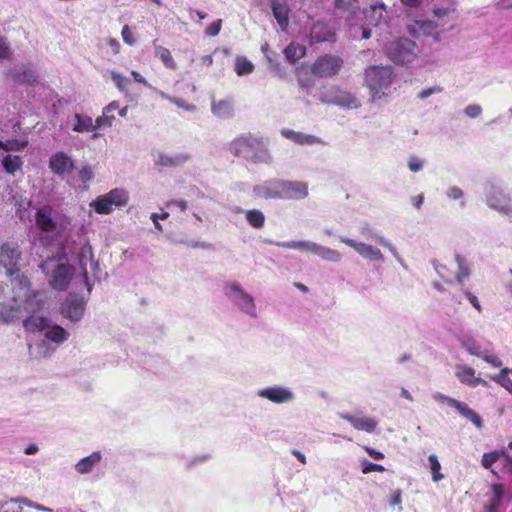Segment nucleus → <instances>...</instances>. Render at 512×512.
Instances as JSON below:
<instances>
[{"label": "nucleus", "mask_w": 512, "mask_h": 512, "mask_svg": "<svg viewBox=\"0 0 512 512\" xmlns=\"http://www.w3.org/2000/svg\"><path fill=\"white\" fill-rule=\"evenodd\" d=\"M389 502L392 506L400 505L402 502V491L400 489L392 491Z\"/></svg>", "instance_id": "338daca9"}, {"label": "nucleus", "mask_w": 512, "mask_h": 512, "mask_svg": "<svg viewBox=\"0 0 512 512\" xmlns=\"http://www.w3.org/2000/svg\"><path fill=\"white\" fill-rule=\"evenodd\" d=\"M284 55L290 63L294 64L306 55V47L292 42L284 49Z\"/></svg>", "instance_id": "473e14b6"}, {"label": "nucleus", "mask_w": 512, "mask_h": 512, "mask_svg": "<svg viewBox=\"0 0 512 512\" xmlns=\"http://www.w3.org/2000/svg\"><path fill=\"white\" fill-rule=\"evenodd\" d=\"M222 27V20L218 19L216 21H213L207 28H206V34L208 36H216L219 34Z\"/></svg>", "instance_id": "5fc2aeb1"}, {"label": "nucleus", "mask_w": 512, "mask_h": 512, "mask_svg": "<svg viewBox=\"0 0 512 512\" xmlns=\"http://www.w3.org/2000/svg\"><path fill=\"white\" fill-rule=\"evenodd\" d=\"M314 254L330 262H339L342 258L341 253L338 252L337 250L321 246L317 243Z\"/></svg>", "instance_id": "f704fd0d"}, {"label": "nucleus", "mask_w": 512, "mask_h": 512, "mask_svg": "<svg viewBox=\"0 0 512 512\" xmlns=\"http://www.w3.org/2000/svg\"><path fill=\"white\" fill-rule=\"evenodd\" d=\"M21 260V251L15 242L0 243V267L5 268L10 281L25 291L24 311L28 315L23 320V326L28 332L45 331L50 324L49 318L43 315L45 301L41 293L30 290L28 278L20 272L18 267Z\"/></svg>", "instance_id": "f257e3e1"}, {"label": "nucleus", "mask_w": 512, "mask_h": 512, "mask_svg": "<svg viewBox=\"0 0 512 512\" xmlns=\"http://www.w3.org/2000/svg\"><path fill=\"white\" fill-rule=\"evenodd\" d=\"M231 151L234 156L242 157L252 163L271 162V155L262 138L252 136L236 138L231 143Z\"/></svg>", "instance_id": "f03ea898"}, {"label": "nucleus", "mask_w": 512, "mask_h": 512, "mask_svg": "<svg viewBox=\"0 0 512 512\" xmlns=\"http://www.w3.org/2000/svg\"><path fill=\"white\" fill-rule=\"evenodd\" d=\"M264 397L274 403H284L292 400L293 394L288 389L282 387H270L259 392Z\"/></svg>", "instance_id": "b1692460"}, {"label": "nucleus", "mask_w": 512, "mask_h": 512, "mask_svg": "<svg viewBox=\"0 0 512 512\" xmlns=\"http://www.w3.org/2000/svg\"><path fill=\"white\" fill-rule=\"evenodd\" d=\"M93 177H94V173L90 166H84L79 171V178L82 182H88V181L92 180Z\"/></svg>", "instance_id": "4d7b16f0"}, {"label": "nucleus", "mask_w": 512, "mask_h": 512, "mask_svg": "<svg viewBox=\"0 0 512 512\" xmlns=\"http://www.w3.org/2000/svg\"><path fill=\"white\" fill-rule=\"evenodd\" d=\"M310 39L313 43L334 42L335 32L327 23L317 21L311 27Z\"/></svg>", "instance_id": "f3484780"}, {"label": "nucleus", "mask_w": 512, "mask_h": 512, "mask_svg": "<svg viewBox=\"0 0 512 512\" xmlns=\"http://www.w3.org/2000/svg\"><path fill=\"white\" fill-rule=\"evenodd\" d=\"M456 376L459 381L471 387H476L478 384H486L485 380L475 376V370L469 366H457Z\"/></svg>", "instance_id": "bb28decb"}, {"label": "nucleus", "mask_w": 512, "mask_h": 512, "mask_svg": "<svg viewBox=\"0 0 512 512\" xmlns=\"http://www.w3.org/2000/svg\"><path fill=\"white\" fill-rule=\"evenodd\" d=\"M417 54L416 44L408 38H399L387 46L389 59L396 64H406L414 60Z\"/></svg>", "instance_id": "423d86ee"}, {"label": "nucleus", "mask_w": 512, "mask_h": 512, "mask_svg": "<svg viewBox=\"0 0 512 512\" xmlns=\"http://www.w3.org/2000/svg\"><path fill=\"white\" fill-rule=\"evenodd\" d=\"M384 471H385L384 466H382L380 464L372 463V462H366L362 467V473H364V474H368L371 472H384Z\"/></svg>", "instance_id": "864d4df0"}, {"label": "nucleus", "mask_w": 512, "mask_h": 512, "mask_svg": "<svg viewBox=\"0 0 512 512\" xmlns=\"http://www.w3.org/2000/svg\"><path fill=\"white\" fill-rule=\"evenodd\" d=\"M7 76L19 84H33L37 79L35 73L26 65L14 67L7 73Z\"/></svg>", "instance_id": "5701e85b"}, {"label": "nucleus", "mask_w": 512, "mask_h": 512, "mask_svg": "<svg viewBox=\"0 0 512 512\" xmlns=\"http://www.w3.org/2000/svg\"><path fill=\"white\" fill-rule=\"evenodd\" d=\"M37 228L45 233L60 235L71 226V219L51 205H43L35 213Z\"/></svg>", "instance_id": "7ed1b4c3"}, {"label": "nucleus", "mask_w": 512, "mask_h": 512, "mask_svg": "<svg viewBox=\"0 0 512 512\" xmlns=\"http://www.w3.org/2000/svg\"><path fill=\"white\" fill-rule=\"evenodd\" d=\"M190 155L187 153H176L173 155H162V166L177 167L185 164Z\"/></svg>", "instance_id": "c9c22d12"}, {"label": "nucleus", "mask_w": 512, "mask_h": 512, "mask_svg": "<svg viewBox=\"0 0 512 512\" xmlns=\"http://www.w3.org/2000/svg\"><path fill=\"white\" fill-rule=\"evenodd\" d=\"M393 71L390 66H370L365 71V81L372 93V100L381 99L392 83Z\"/></svg>", "instance_id": "39448f33"}, {"label": "nucleus", "mask_w": 512, "mask_h": 512, "mask_svg": "<svg viewBox=\"0 0 512 512\" xmlns=\"http://www.w3.org/2000/svg\"><path fill=\"white\" fill-rule=\"evenodd\" d=\"M69 337V333L59 325H51L45 330V338L55 344L65 342Z\"/></svg>", "instance_id": "7c9ffc66"}, {"label": "nucleus", "mask_w": 512, "mask_h": 512, "mask_svg": "<svg viewBox=\"0 0 512 512\" xmlns=\"http://www.w3.org/2000/svg\"><path fill=\"white\" fill-rule=\"evenodd\" d=\"M113 120H114V116L110 115V113H108L107 111L104 110L102 116L98 117L95 120L94 127H95V129L100 128L102 126L110 127L113 123Z\"/></svg>", "instance_id": "8fccbe9b"}, {"label": "nucleus", "mask_w": 512, "mask_h": 512, "mask_svg": "<svg viewBox=\"0 0 512 512\" xmlns=\"http://www.w3.org/2000/svg\"><path fill=\"white\" fill-rule=\"evenodd\" d=\"M78 260H79V265H80V268L82 270V273H83V276L85 279V283L87 285V289L90 292L92 289V286L88 282V278H87V264L90 263L91 268H96L98 264H97V262L94 261L92 247L88 242L84 243L80 247V250L78 253Z\"/></svg>", "instance_id": "6ab92c4d"}, {"label": "nucleus", "mask_w": 512, "mask_h": 512, "mask_svg": "<svg viewBox=\"0 0 512 512\" xmlns=\"http://www.w3.org/2000/svg\"><path fill=\"white\" fill-rule=\"evenodd\" d=\"M29 350L35 357H47L54 352L55 348L50 347L46 340H41L30 345Z\"/></svg>", "instance_id": "e433bc0d"}, {"label": "nucleus", "mask_w": 512, "mask_h": 512, "mask_svg": "<svg viewBox=\"0 0 512 512\" xmlns=\"http://www.w3.org/2000/svg\"><path fill=\"white\" fill-rule=\"evenodd\" d=\"M277 246L285 249H295L302 252L314 254L316 243L310 241H285L276 243Z\"/></svg>", "instance_id": "72a5a7b5"}, {"label": "nucleus", "mask_w": 512, "mask_h": 512, "mask_svg": "<svg viewBox=\"0 0 512 512\" xmlns=\"http://www.w3.org/2000/svg\"><path fill=\"white\" fill-rule=\"evenodd\" d=\"M482 112V109L479 105H469L465 108V113L467 116L471 117V118H476L478 117Z\"/></svg>", "instance_id": "0e129e2a"}, {"label": "nucleus", "mask_w": 512, "mask_h": 512, "mask_svg": "<svg viewBox=\"0 0 512 512\" xmlns=\"http://www.w3.org/2000/svg\"><path fill=\"white\" fill-rule=\"evenodd\" d=\"M11 56V50L5 38L0 37V59H8Z\"/></svg>", "instance_id": "13d9d810"}, {"label": "nucleus", "mask_w": 512, "mask_h": 512, "mask_svg": "<svg viewBox=\"0 0 512 512\" xmlns=\"http://www.w3.org/2000/svg\"><path fill=\"white\" fill-rule=\"evenodd\" d=\"M464 294L467 297V299L469 300V302L472 304V306L479 313L482 312V307L480 305V302H479L478 298L474 294H472L470 291H465Z\"/></svg>", "instance_id": "69168bd1"}, {"label": "nucleus", "mask_w": 512, "mask_h": 512, "mask_svg": "<svg viewBox=\"0 0 512 512\" xmlns=\"http://www.w3.org/2000/svg\"><path fill=\"white\" fill-rule=\"evenodd\" d=\"M75 165L71 157L65 152H57L49 159V168L57 176L70 174Z\"/></svg>", "instance_id": "f8f14e48"}, {"label": "nucleus", "mask_w": 512, "mask_h": 512, "mask_svg": "<svg viewBox=\"0 0 512 512\" xmlns=\"http://www.w3.org/2000/svg\"><path fill=\"white\" fill-rule=\"evenodd\" d=\"M73 131L78 133L90 132L95 130L93 120L88 115L76 113L73 116Z\"/></svg>", "instance_id": "2f4dec72"}, {"label": "nucleus", "mask_w": 512, "mask_h": 512, "mask_svg": "<svg viewBox=\"0 0 512 512\" xmlns=\"http://www.w3.org/2000/svg\"><path fill=\"white\" fill-rule=\"evenodd\" d=\"M85 304L83 296L69 294L61 305V314L72 322H78L84 315Z\"/></svg>", "instance_id": "9d476101"}, {"label": "nucleus", "mask_w": 512, "mask_h": 512, "mask_svg": "<svg viewBox=\"0 0 512 512\" xmlns=\"http://www.w3.org/2000/svg\"><path fill=\"white\" fill-rule=\"evenodd\" d=\"M246 220L255 229H261L265 224L264 214L257 209L246 211Z\"/></svg>", "instance_id": "58836bf2"}, {"label": "nucleus", "mask_w": 512, "mask_h": 512, "mask_svg": "<svg viewBox=\"0 0 512 512\" xmlns=\"http://www.w3.org/2000/svg\"><path fill=\"white\" fill-rule=\"evenodd\" d=\"M282 179H271L262 185L256 186L254 192L257 196L265 199H283Z\"/></svg>", "instance_id": "ddd939ff"}, {"label": "nucleus", "mask_w": 512, "mask_h": 512, "mask_svg": "<svg viewBox=\"0 0 512 512\" xmlns=\"http://www.w3.org/2000/svg\"><path fill=\"white\" fill-rule=\"evenodd\" d=\"M509 371L510 369L508 368H502L500 373L492 377V379L512 394V380L508 377Z\"/></svg>", "instance_id": "c03bdc74"}, {"label": "nucleus", "mask_w": 512, "mask_h": 512, "mask_svg": "<svg viewBox=\"0 0 512 512\" xmlns=\"http://www.w3.org/2000/svg\"><path fill=\"white\" fill-rule=\"evenodd\" d=\"M383 12H386V6L385 4L381 3L379 5H372L371 6V13L374 15V14H379L377 19H376V22H375V25H378L380 23V21L384 18L383 17Z\"/></svg>", "instance_id": "bf43d9fd"}, {"label": "nucleus", "mask_w": 512, "mask_h": 512, "mask_svg": "<svg viewBox=\"0 0 512 512\" xmlns=\"http://www.w3.org/2000/svg\"><path fill=\"white\" fill-rule=\"evenodd\" d=\"M254 70V65L246 57L239 56L235 60V72L239 76L248 75Z\"/></svg>", "instance_id": "ea45409f"}, {"label": "nucleus", "mask_w": 512, "mask_h": 512, "mask_svg": "<svg viewBox=\"0 0 512 512\" xmlns=\"http://www.w3.org/2000/svg\"><path fill=\"white\" fill-rule=\"evenodd\" d=\"M213 112L220 117H229L232 115L233 107L230 100H219L212 105Z\"/></svg>", "instance_id": "a19ab883"}, {"label": "nucleus", "mask_w": 512, "mask_h": 512, "mask_svg": "<svg viewBox=\"0 0 512 512\" xmlns=\"http://www.w3.org/2000/svg\"><path fill=\"white\" fill-rule=\"evenodd\" d=\"M101 459H102L101 453L99 451H95V452L91 453L90 455L80 459L75 464V470L79 474L91 473L92 470L94 469V467L100 463Z\"/></svg>", "instance_id": "c85d7f7f"}, {"label": "nucleus", "mask_w": 512, "mask_h": 512, "mask_svg": "<svg viewBox=\"0 0 512 512\" xmlns=\"http://www.w3.org/2000/svg\"><path fill=\"white\" fill-rule=\"evenodd\" d=\"M335 9L341 14L354 15L358 10V0H335Z\"/></svg>", "instance_id": "4c0bfd02"}, {"label": "nucleus", "mask_w": 512, "mask_h": 512, "mask_svg": "<svg viewBox=\"0 0 512 512\" xmlns=\"http://www.w3.org/2000/svg\"><path fill=\"white\" fill-rule=\"evenodd\" d=\"M456 261L459 266V273L457 275V280L460 284L463 283V279L468 277L469 275V268L466 265L465 259L461 257L460 255H456Z\"/></svg>", "instance_id": "09e8293b"}, {"label": "nucleus", "mask_w": 512, "mask_h": 512, "mask_svg": "<svg viewBox=\"0 0 512 512\" xmlns=\"http://www.w3.org/2000/svg\"><path fill=\"white\" fill-rule=\"evenodd\" d=\"M14 296L8 303H0V320L6 324L12 323L15 320L20 319L24 316V302H25V291L20 290L19 286L11 282Z\"/></svg>", "instance_id": "0eeeda50"}, {"label": "nucleus", "mask_w": 512, "mask_h": 512, "mask_svg": "<svg viewBox=\"0 0 512 512\" xmlns=\"http://www.w3.org/2000/svg\"><path fill=\"white\" fill-rule=\"evenodd\" d=\"M461 345L469 354L477 357L481 356L480 346L473 338L463 339Z\"/></svg>", "instance_id": "de8ad7c7"}, {"label": "nucleus", "mask_w": 512, "mask_h": 512, "mask_svg": "<svg viewBox=\"0 0 512 512\" xmlns=\"http://www.w3.org/2000/svg\"><path fill=\"white\" fill-rule=\"evenodd\" d=\"M428 460L430 462V469L432 473V479L435 482H438L443 479V474L440 473L441 465L436 455L431 454L428 457Z\"/></svg>", "instance_id": "a18cd8bd"}, {"label": "nucleus", "mask_w": 512, "mask_h": 512, "mask_svg": "<svg viewBox=\"0 0 512 512\" xmlns=\"http://www.w3.org/2000/svg\"><path fill=\"white\" fill-rule=\"evenodd\" d=\"M128 202V194L123 189H113L105 195L99 196L91 203V206L99 214H109L114 207L125 206Z\"/></svg>", "instance_id": "6e6552de"}, {"label": "nucleus", "mask_w": 512, "mask_h": 512, "mask_svg": "<svg viewBox=\"0 0 512 512\" xmlns=\"http://www.w3.org/2000/svg\"><path fill=\"white\" fill-rule=\"evenodd\" d=\"M27 141H19L16 139L10 140H0V149H2L6 154L12 151H22L27 146Z\"/></svg>", "instance_id": "79ce46f5"}, {"label": "nucleus", "mask_w": 512, "mask_h": 512, "mask_svg": "<svg viewBox=\"0 0 512 512\" xmlns=\"http://www.w3.org/2000/svg\"><path fill=\"white\" fill-rule=\"evenodd\" d=\"M340 241L346 244L347 246L353 248L358 254H360L364 258L375 261L383 259L381 251L377 248H374L371 245L362 242H357L347 237H340Z\"/></svg>", "instance_id": "4468645a"}, {"label": "nucleus", "mask_w": 512, "mask_h": 512, "mask_svg": "<svg viewBox=\"0 0 512 512\" xmlns=\"http://www.w3.org/2000/svg\"><path fill=\"white\" fill-rule=\"evenodd\" d=\"M342 418L349 422L355 429L372 433L377 427V421L370 417H358L353 415H342Z\"/></svg>", "instance_id": "393cba45"}, {"label": "nucleus", "mask_w": 512, "mask_h": 512, "mask_svg": "<svg viewBox=\"0 0 512 512\" xmlns=\"http://www.w3.org/2000/svg\"><path fill=\"white\" fill-rule=\"evenodd\" d=\"M295 76L299 87L309 94L311 89L315 86L316 74L313 71V66L308 67L305 64H301L295 69Z\"/></svg>", "instance_id": "a211bd4d"}, {"label": "nucleus", "mask_w": 512, "mask_h": 512, "mask_svg": "<svg viewBox=\"0 0 512 512\" xmlns=\"http://www.w3.org/2000/svg\"><path fill=\"white\" fill-rule=\"evenodd\" d=\"M39 267L46 275H49V284L57 290H65L74 273L71 265L55 257L47 258Z\"/></svg>", "instance_id": "20e7f679"}, {"label": "nucleus", "mask_w": 512, "mask_h": 512, "mask_svg": "<svg viewBox=\"0 0 512 512\" xmlns=\"http://www.w3.org/2000/svg\"><path fill=\"white\" fill-rule=\"evenodd\" d=\"M439 398L444 400L449 406L455 408L462 416L471 421L477 428H482L483 421L481 417L466 403L444 395H440Z\"/></svg>", "instance_id": "2eb2a0df"}, {"label": "nucleus", "mask_w": 512, "mask_h": 512, "mask_svg": "<svg viewBox=\"0 0 512 512\" xmlns=\"http://www.w3.org/2000/svg\"><path fill=\"white\" fill-rule=\"evenodd\" d=\"M106 43H107V45L111 49V52L114 55H117L119 53V51H120V43H119V41L117 39L108 38V39H106Z\"/></svg>", "instance_id": "774afa93"}, {"label": "nucleus", "mask_w": 512, "mask_h": 512, "mask_svg": "<svg viewBox=\"0 0 512 512\" xmlns=\"http://www.w3.org/2000/svg\"><path fill=\"white\" fill-rule=\"evenodd\" d=\"M271 10L281 30L286 31L289 25V6L285 2L271 0Z\"/></svg>", "instance_id": "412c9836"}, {"label": "nucleus", "mask_w": 512, "mask_h": 512, "mask_svg": "<svg viewBox=\"0 0 512 512\" xmlns=\"http://www.w3.org/2000/svg\"><path fill=\"white\" fill-rule=\"evenodd\" d=\"M312 66L317 77L331 78L340 72L343 66V60L336 55L324 54L319 56Z\"/></svg>", "instance_id": "1a4fd4ad"}, {"label": "nucleus", "mask_w": 512, "mask_h": 512, "mask_svg": "<svg viewBox=\"0 0 512 512\" xmlns=\"http://www.w3.org/2000/svg\"><path fill=\"white\" fill-rule=\"evenodd\" d=\"M281 135L298 145H313L321 142L320 139L314 135L296 132L291 129H282Z\"/></svg>", "instance_id": "cd10ccee"}, {"label": "nucleus", "mask_w": 512, "mask_h": 512, "mask_svg": "<svg viewBox=\"0 0 512 512\" xmlns=\"http://www.w3.org/2000/svg\"><path fill=\"white\" fill-rule=\"evenodd\" d=\"M408 167L412 172H419L423 168V162L417 157H411Z\"/></svg>", "instance_id": "680f3d73"}, {"label": "nucleus", "mask_w": 512, "mask_h": 512, "mask_svg": "<svg viewBox=\"0 0 512 512\" xmlns=\"http://www.w3.org/2000/svg\"><path fill=\"white\" fill-rule=\"evenodd\" d=\"M480 357L487 363L491 364L493 367L498 368L502 366V361L495 355L481 354Z\"/></svg>", "instance_id": "e2e57ef3"}, {"label": "nucleus", "mask_w": 512, "mask_h": 512, "mask_svg": "<svg viewBox=\"0 0 512 512\" xmlns=\"http://www.w3.org/2000/svg\"><path fill=\"white\" fill-rule=\"evenodd\" d=\"M227 296L233 299V301L246 313L255 316L254 313V300L252 296L247 294L238 283L232 282L228 285Z\"/></svg>", "instance_id": "9b49d317"}, {"label": "nucleus", "mask_w": 512, "mask_h": 512, "mask_svg": "<svg viewBox=\"0 0 512 512\" xmlns=\"http://www.w3.org/2000/svg\"><path fill=\"white\" fill-rule=\"evenodd\" d=\"M121 35L123 41L130 46L134 45L137 41L134 35V31L128 25L123 27Z\"/></svg>", "instance_id": "3c124183"}, {"label": "nucleus", "mask_w": 512, "mask_h": 512, "mask_svg": "<svg viewBox=\"0 0 512 512\" xmlns=\"http://www.w3.org/2000/svg\"><path fill=\"white\" fill-rule=\"evenodd\" d=\"M491 495L489 496L488 503L485 506L486 512H500L502 500L504 497L505 489L501 483H493L490 486Z\"/></svg>", "instance_id": "4be33fe9"}, {"label": "nucleus", "mask_w": 512, "mask_h": 512, "mask_svg": "<svg viewBox=\"0 0 512 512\" xmlns=\"http://www.w3.org/2000/svg\"><path fill=\"white\" fill-rule=\"evenodd\" d=\"M308 196V184L302 181H289L283 182V199L286 200H301Z\"/></svg>", "instance_id": "dca6fc26"}, {"label": "nucleus", "mask_w": 512, "mask_h": 512, "mask_svg": "<svg viewBox=\"0 0 512 512\" xmlns=\"http://www.w3.org/2000/svg\"><path fill=\"white\" fill-rule=\"evenodd\" d=\"M0 157L2 167L8 175L14 176L16 172L22 171L24 161L21 156L12 155L10 153L4 154L0 152Z\"/></svg>", "instance_id": "a878e982"}, {"label": "nucleus", "mask_w": 512, "mask_h": 512, "mask_svg": "<svg viewBox=\"0 0 512 512\" xmlns=\"http://www.w3.org/2000/svg\"><path fill=\"white\" fill-rule=\"evenodd\" d=\"M162 62L164 65L168 68L175 69L176 63L174 59L172 58L170 51L167 49L162 48Z\"/></svg>", "instance_id": "6e6d98bb"}, {"label": "nucleus", "mask_w": 512, "mask_h": 512, "mask_svg": "<svg viewBox=\"0 0 512 512\" xmlns=\"http://www.w3.org/2000/svg\"><path fill=\"white\" fill-rule=\"evenodd\" d=\"M442 90H443V88L440 87V86L429 87V88L423 89L418 94V97L421 98V99H425V98H428L429 96H431L434 93L442 92Z\"/></svg>", "instance_id": "052dcab7"}, {"label": "nucleus", "mask_w": 512, "mask_h": 512, "mask_svg": "<svg viewBox=\"0 0 512 512\" xmlns=\"http://www.w3.org/2000/svg\"><path fill=\"white\" fill-rule=\"evenodd\" d=\"M332 102L338 106L346 108H357L360 106L358 99L352 93L338 89Z\"/></svg>", "instance_id": "c756f323"}, {"label": "nucleus", "mask_w": 512, "mask_h": 512, "mask_svg": "<svg viewBox=\"0 0 512 512\" xmlns=\"http://www.w3.org/2000/svg\"><path fill=\"white\" fill-rule=\"evenodd\" d=\"M166 208L173 211L177 210L179 213H184L187 208V203L184 200H174L166 203Z\"/></svg>", "instance_id": "603ef678"}, {"label": "nucleus", "mask_w": 512, "mask_h": 512, "mask_svg": "<svg viewBox=\"0 0 512 512\" xmlns=\"http://www.w3.org/2000/svg\"><path fill=\"white\" fill-rule=\"evenodd\" d=\"M111 79L116 87L122 92L126 91L128 85L130 84L129 78L116 71H111Z\"/></svg>", "instance_id": "49530a36"}, {"label": "nucleus", "mask_w": 512, "mask_h": 512, "mask_svg": "<svg viewBox=\"0 0 512 512\" xmlns=\"http://www.w3.org/2000/svg\"><path fill=\"white\" fill-rule=\"evenodd\" d=\"M504 455V450H495L488 453H484L482 456L481 464L484 468L490 469L492 465L496 463Z\"/></svg>", "instance_id": "37998d69"}, {"label": "nucleus", "mask_w": 512, "mask_h": 512, "mask_svg": "<svg viewBox=\"0 0 512 512\" xmlns=\"http://www.w3.org/2000/svg\"><path fill=\"white\" fill-rule=\"evenodd\" d=\"M23 505L28 507H33L37 510L42 511H50L48 508H45L41 505L34 504L32 501L27 498H17L6 501L0 505V512H26L23 509Z\"/></svg>", "instance_id": "aec40b11"}]
</instances>
